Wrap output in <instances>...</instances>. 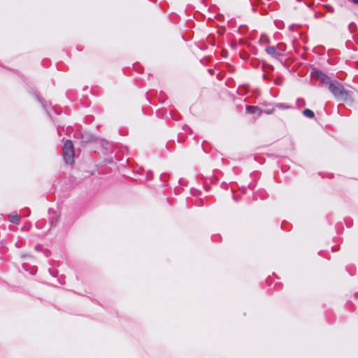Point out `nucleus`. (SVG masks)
Instances as JSON below:
<instances>
[{
	"mask_svg": "<svg viewBox=\"0 0 358 358\" xmlns=\"http://www.w3.org/2000/svg\"><path fill=\"white\" fill-rule=\"evenodd\" d=\"M329 90L338 101H352L353 100V92L345 90L343 86L336 80L329 83Z\"/></svg>",
	"mask_w": 358,
	"mask_h": 358,
	"instance_id": "nucleus-1",
	"label": "nucleus"
},
{
	"mask_svg": "<svg viewBox=\"0 0 358 358\" xmlns=\"http://www.w3.org/2000/svg\"><path fill=\"white\" fill-rule=\"evenodd\" d=\"M63 157L67 164H73L74 162V149L70 140L65 141L63 146Z\"/></svg>",
	"mask_w": 358,
	"mask_h": 358,
	"instance_id": "nucleus-2",
	"label": "nucleus"
},
{
	"mask_svg": "<svg viewBox=\"0 0 358 358\" xmlns=\"http://www.w3.org/2000/svg\"><path fill=\"white\" fill-rule=\"evenodd\" d=\"M311 76H312V77H313L324 83H328L329 85V83H330L329 78L325 74H324L322 72H321L320 71H318L316 69L313 70V71L311 72Z\"/></svg>",
	"mask_w": 358,
	"mask_h": 358,
	"instance_id": "nucleus-3",
	"label": "nucleus"
},
{
	"mask_svg": "<svg viewBox=\"0 0 358 358\" xmlns=\"http://www.w3.org/2000/svg\"><path fill=\"white\" fill-rule=\"evenodd\" d=\"M246 110L249 113H258L259 114H260L262 112L261 109L259 108H258L257 106H247Z\"/></svg>",
	"mask_w": 358,
	"mask_h": 358,
	"instance_id": "nucleus-4",
	"label": "nucleus"
},
{
	"mask_svg": "<svg viewBox=\"0 0 358 358\" xmlns=\"http://www.w3.org/2000/svg\"><path fill=\"white\" fill-rule=\"evenodd\" d=\"M9 220L10 222L15 223V224H19L20 222V216L16 213H12L9 215Z\"/></svg>",
	"mask_w": 358,
	"mask_h": 358,
	"instance_id": "nucleus-5",
	"label": "nucleus"
},
{
	"mask_svg": "<svg viewBox=\"0 0 358 358\" xmlns=\"http://www.w3.org/2000/svg\"><path fill=\"white\" fill-rule=\"evenodd\" d=\"M266 51L268 54H269L273 57H275L278 55L276 52L275 48L273 46H269V47L266 48Z\"/></svg>",
	"mask_w": 358,
	"mask_h": 358,
	"instance_id": "nucleus-6",
	"label": "nucleus"
},
{
	"mask_svg": "<svg viewBox=\"0 0 358 358\" xmlns=\"http://www.w3.org/2000/svg\"><path fill=\"white\" fill-rule=\"evenodd\" d=\"M303 114L307 117H309V118H313L314 117V113L313 111H312L310 109H305L303 111Z\"/></svg>",
	"mask_w": 358,
	"mask_h": 358,
	"instance_id": "nucleus-7",
	"label": "nucleus"
},
{
	"mask_svg": "<svg viewBox=\"0 0 358 358\" xmlns=\"http://www.w3.org/2000/svg\"><path fill=\"white\" fill-rule=\"evenodd\" d=\"M277 107H278L280 108H289L288 106H284L282 103L278 104Z\"/></svg>",
	"mask_w": 358,
	"mask_h": 358,
	"instance_id": "nucleus-8",
	"label": "nucleus"
},
{
	"mask_svg": "<svg viewBox=\"0 0 358 358\" xmlns=\"http://www.w3.org/2000/svg\"><path fill=\"white\" fill-rule=\"evenodd\" d=\"M274 109H268V110H265L264 112L266 113V114H271L273 112Z\"/></svg>",
	"mask_w": 358,
	"mask_h": 358,
	"instance_id": "nucleus-9",
	"label": "nucleus"
},
{
	"mask_svg": "<svg viewBox=\"0 0 358 358\" xmlns=\"http://www.w3.org/2000/svg\"><path fill=\"white\" fill-rule=\"evenodd\" d=\"M275 85H280V84H281V81H280V79H277V80H275Z\"/></svg>",
	"mask_w": 358,
	"mask_h": 358,
	"instance_id": "nucleus-10",
	"label": "nucleus"
}]
</instances>
